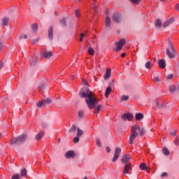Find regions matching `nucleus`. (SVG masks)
Segmentation results:
<instances>
[{"mask_svg": "<svg viewBox=\"0 0 179 179\" xmlns=\"http://www.w3.org/2000/svg\"><path fill=\"white\" fill-rule=\"evenodd\" d=\"M79 96L81 99H85V103H87V106L90 110L95 108L94 110V114H99V113L103 110V106H97V104H99V101L97 100V98L94 96V94L92 92L89 88L86 87H83L80 90Z\"/></svg>", "mask_w": 179, "mask_h": 179, "instance_id": "f257e3e1", "label": "nucleus"}, {"mask_svg": "<svg viewBox=\"0 0 179 179\" xmlns=\"http://www.w3.org/2000/svg\"><path fill=\"white\" fill-rule=\"evenodd\" d=\"M144 134H145V129L143 128H141L139 125H134L131 127V134H130L129 138V143L132 145L134 143V141L140 135V136H143Z\"/></svg>", "mask_w": 179, "mask_h": 179, "instance_id": "f03ea898", "label": "nucleus"}, {"mask_svg": "<svg viewBox=\"0 0 179 179\" xmlns=\"http://www.w3.org/2000/svg\"><path fill=\"white\" fill-rule=\"evenodd\" d=\"M168 44L169 47H171V51H170V48H167L166 49V52L168 58H170V59H174L175 57H177L178 55V53L177 52V50H176V48H174V45H173V42L169 39Z\"/></svg>", "mask_w": 179, "mask_h": 179, "instance_id": "7ed1b4c3", "label": "nucleus"}, {"mask_svg": "<svg viewBox=\"0 0 179 179\" xmlns=\"http://www.w3.org/2000/svg\"><path fill=\"white\" fill-rule=\"evenodd\" d=\"M27 141V135L22 134L17 138H13L10 143V145H21Z\"/></svg>", "mask_w": 179, "mask_h": 179, "instance_id": "20e7f679", "label": "nucleus"}, {"mask_svg": "<svg viewBox=\"0 0 179 179\" xmlns=\"http://www.w3.org/2000/svg\"><path fill=\"white\" fill-rule=\"evenodd\" d=\"M125 39H120L119 42L115 43V48L114 49V51H116V52H120L122 50V48L126 44Z\"/></svg>", "mask_w": 179, "mask_h": 179, "instance_id": "39448f33", "label": "nucleus"}, {"mask_svg": "<svg viewBox=\"0 0 179 179\" xmlns=\"http://www.w3.org/2000/svg\"><path fill=\"white\" fill-rule=\"evenodd\" d=\"M51 103H52V101L50 98H46L42 101L37 102L36 106L39 108H41V107H45V106H48L49 104H51Z\"/></svg>", "mask_w": 179, "mask_h": 179, "instance_id": "423d86ee", "label": "nucleus"}, {"mask_svg": "<svg viewBox=\"0 0 179 179\" xmlns=\"http://www.w3.org/2000/svg\"><path fill=\"white\" fill-rule=\"evenodd\" d=\"M132 173V166L131 163L126 164L123 169V174L124 176H127V174H131Z\"/></svg>", "mask_w": 179, "mask_h": 179, "instance_id": "0eeeda50", "label": "nucleus"}, {"mask_svg": "<svg viewBox=\"0 0 179 179\" xmlns=\"http://www.w3.org/2000/svg\"><path fill=\"white\" fill-rule=\"evenodd\" d=\"M112 19L115 23H121L122 22V15L120 13H115L112 16Z\"/></svg>", "mask_w": 179, "mask_h": 179, "instance_id": "6e6552de", "label": "nucleus"}, {"mask_svg": "<svg viewBox=\"0 0 179 179\" xmlns=\"http://www.w3.org/2000/svg\"><path fill=\"white\" fill-rule=\"evenodd\" d=\"M121 153V148H116L115 150V155L113 156V158L112 159V162L113 163H115L117 160H118V157H120V154Z\"/></svg>", "mask_w": 179, "mask_h": 179, "instance_id": "1a4fd4ad", "label": "nucleus"}, {"mask_svg": "<svg viewBox=\"0 0 179 179\" xmlns=\"http://www.w3.org/2000/svg\"><path fill=\"white\" fill-rule=\"evenodd\" d=\"M134 118V115L130 113H126L122 116V120L124 121L128 120V121H131Z\"/></svg>", "mask_w": 179, "mask_h": 179, "instance_id": "9d476101", "label": "nucleus"}, {"mask_svg": "<svg viewBox=\"0 0 179 179\" xmlns=\"http://www.w3.org/2000/svg\"><path fill=\"white\" fill-rule=\"evenodd\" d=\"M129 160H131V157L129 155H124L122 157V163L124 165L128 164V163H129Z\"/></svg>", "mask_w": 179, "mask_h": 179, "instance_id": "9b49d317", "label": "nucleus"}, {"mask_svg": "<svg viewBox=\"0 0 179 179\" xmlns=\"http://www.w3.org/2000/svg\"><path fill=\"white\" fill-rule=\"evenodd\" d=\"M2 26H9L10 24V19L8 17H3L1 20Z\"/></svg>", "mask_w": 179, "mask_h": 179, "instance_id": "f8f14e48", "label": "nucleus"}, {"mask_svg": "<svg viewBox=\"0 0 179 179\" xmlns=\"http://www.w3.org/2000/svg\"><path fill=\"white\" fill-rule=\"evenodd\" d=\"M43 57L45 59H50V58L52 57V52L45 51L43 54Z\"/></svg>", "mask_w": 179, "mask_h": 179, "instance_id": "ddd939ff", "label": "nucleus"}, {"mask_svg": "<svg viewBox=\"0 0 179 179\" xmlns=\"http://www.w3.org/2000/svg\"><path fill=\"white\" fill-rule=\"evenodd\" d=\"M52 37H54V29L52 27H50L48 29V38L52 41Z\"/></svg>", "mask_w": 179, "mask_h": 179, "instance_id": "4468645a", "label": "nucleus"}, {"mask_svg": "<svg viewBox=\"0 0 179 179\" xmlns=\"http://www.w3.org/2000/svg\"><path fill=\"white\" fill-rule=\"evenodd\" d=\"M173 22H174V17H171L169 20H168L167 21H166L163 24L162 27H167V26H170V24H171V23H173Z\"/></svg>", "mask_w": 179, "mask_h": 179, "instance_id": "2eb2a0df", "label": "nucleus"}, {"mask_svg": "<svg viewBox=\"0 0 179 179\" xmlns=\"http://www.w3.org/2000/svg\"><path fill=\"white\" fill-rule=\"evenodd\" d=\"M159 68H162V69H164L166 68V60L164 59H160L158 62Z\"/></svg>", "mask_w": 179, "mask_h": 179, "instance_id": "dca6fc26", "label": "nucleus"}, {"mask_svg": "<svg viewBox=\"0 0 179 179\" xmlns=\"http://www.w3.org/2000/svg\"><path fill=\"white\" fill-rule=\"evenodd\" d=\"M110 76H111V71L109 69H106V74L104 76V79H110Z\"/></svg>", "mask_w": 179, "mask_h": 179, "instance_id": "f3484780", "label": "nucleus"}, {"mask_svg": "<svg viewBox=\"0 0 179 179\" xmlns=\"http://www.w3.org/2000/svg\"><path fill=\"white\" fill-rule=\"evenodd\" d=\"M110 24H111V19H110V17L107 16L105 20V26L106 27H110Z\"/></svg>", "mask_w": 179, "mask_h": 179, "instance_id": "a211bd4d", "label": "nucleus"}, {"mask_svg": "<svg viewBox=\"0 0 179 179\" xmlns=\"http://www.w3.org/2000/svg\"><path fill=\"white\" fill-rule=\"evenodd\" d=\"M169 92H170V93H174V92H177V87L174 85H171L169 87Z\"/></svg>", "mask_w": 179, "mask_h": 179, "instance_id": "6ab92c4d", "label": "nucleus"}, {"mask_svg": "<svg viewBox=\"0 0 179 179\" xmlns=\"http://www.w3.org/2000/svg\"><path fill=\"white\" fill-rule=\"evenodd\" d=\"M135 118H136V121H141V120H143V114L136 113Z\"/></svg>", "mask_w": 179, "mask_h": 179, "instance_id": "aec40b11", "label": "nucleus"}, {"mask_svg": "<svg viewBox=\"0 0 179 179\" xmlns=\"http://www.w3.org/2000/svg\"><path fill=\"white\" fill-rule=\"evenodd\" d=\"M113 90V88L111 87H108L106 88V92H105V97H108L110 93H111V91Z\"/></svg>", "mask_w": 179, "mask_h": 179, "instance_id": "412c9836", "label": "nucleus"}, {"mask_svg": "<svg viewBox=\"0 0 179 179\" xmlns=\"http://www.w3.org/2000/svg\"><path fill=\"white\" fill-rule=\"evenodd\" d=\"M74 153L73 151H69L66 153V157L67 159H71V157H73Z\"/></svg>", "mask_w": 179, "mask_h": 179, "instance_id": "4be33fe9", "label": "nucleus"}, {"mask_svg": "<svg viewBox=\"0 0 179 179\" xmlns=\"http://www.w3.org/2000/svg\"><path fill=\"white\" fill-rule=\"evenodd\" d=\"M43 136H44V132H43V131L39 132V133L36 136V141H40V139H41V138H43Z\"/></svg>", "mask_w": 179, "mask_h": 179, "instance_id": "5701e85b", "label": "nucleus"}, {"mask_svg": "<svg viewBox=\"0 0 179 179\" xmlns=\"http://www.w3.org/2000/svg\"><path fill=\"white\" fill-rule=\"evenodd\" d=\"M31 29L34 33H36L38 30V25L37 24H32Z\"/></svg>", "mask_w": 179, "mask_h": 179, "instance_id": "b1692460", "label": "nucleus"}, {"mask_svg": "<svg viewBox=\"0 0 179 179\" xmlns=\"http://www.w3.org/2000/svg\"><path fill=\"white\" fill-rule=\"evenodd\" d=\"M83 135V130L80 129V128H77V136L80 137Z\"/></svg>", "mask_w": 179, "mask_h": 179, "instance_id": "393cba45", "label": "nucleus"}, {"mask_svg": "<svg viewBox=\"0 0 179 179\" xmlns=\"http://www.w3.org/2000/svg\"><path fill=\"white\" fill-rule=\"evenodd\" d=\"M155 24L156 27H159L160 29V27H162V21L160 20H157Z\"/></svg>", "mask_w": 179, "mask_h": 179, "instance_id": "a878e982", "label": "nucleus"}, {"mask_svg": "<svg viewBox=\"0 0 179 179\" xmlns=\"http://www.w3.org/2000/svg\"><path fill=\"white\" fill-rule=\"evenodd\" d=\"M145 68L146 69H150L152 68V62H147L145 64Z\"/></svg>", "mask_w": 179, "mask_h": 179, "instance_id": "bb28decb", "label": "nucleus"}, {"mask_svg": "<svg viewBox=\"0 0 179 179\" xmlns=\"http://www.w3.org/2000/svg\"><path fill=\"white\" fill-rule=\"evenodd\" d=\"M141 170H148V166L145 163H142L140 164Z\"/></svg>", "mask_w": 179, "mask_h": 179, "instance_id": "cd10ccee", "label": "nucleus"}, {"mask_svg": "<svg viewBox=\"0 0 179 179\" xmlns=\"http://www.w3.org/2000/svg\"><path fill=\"white\" fill-rule=\"evenodd\" d=\"M122 101H127V100H129V96L128 95H123L121 96Z\"/></svg>", "mask_w": 179, "mask_h": 179, "instance_id": "c85d7f7f", "label": "nucleus"}, {"mask_svg": "<svg viewBox=\"0 0 179 179\" xmlns=\"http://www.w3.org/2000/svg\"><path fill=\"white\" fill-rule=\"evenodd\" d=\"M88 53L90 55H94V49H93L92 47H90L88 49Z\"/></svg>", "mask_w": 179, "mask_h": 179, "instance_id": "c756f323", "label": "nucleus"}, {"mask_svg": "<svg viewBox=\"0 0 179 179\" xmlns=\"http://www.w3.org/2000/svg\"><path fill=\"white\" fill-rule=\"evenodd\" d=\"M164 155H165V156H169V155H170V152L169 151V149L167 148H164L162 150Z\"/></svg>", "mask_w": 179, "mask_h": 179, "instance_id": "7c9ffc66", "label": "nucleus"}, {"mask_svg": "<svg viewBox=\"0 0 179 179\" xmlns=\"http://www.w3.org/2000/svg\"><path fill=\"white\" fill-rule=\"evenodd\" d=\"M76 131V126L73 124L72 127L69 129V132H75Z\"/></svg>", "mask_w": 179, "mask_h": 179, "instance_id": "2f4dec72", "label": "nucleus"}, {"mask_svg": "<svg viewBox=\"0 0 179 179\" xmlns=\"http://www.w3.org/2000/svg\"><path fill=\"white\" fill-rule=\"evenodd\" d=\"M26 174H27V171L26 170V169H22L20 172V175L23 177L26 176Z\"/></svg>", "mask_w": 179, "mask_h": 179, "instance_id": "473e14b6", "label": "nucleus"}, {"mask_svg": "<svg viewBox=\"0 0 179 179\" xmlns=\"http://www.w3.org/2000/svg\"><path fill=\"white\" fill-rule=\"evenodd\" d=\"M30 62H31V65L34 66L36 65V64H37V60L36 59L34 60V59L31 57L30 59Z\"/></svg>", "mask_w": 179, "mask_h": 179, "instance_id": "72a5a7b5", "label": "nucleus"}, {"mask_svg": "<svg viewBox=\"0 0 179 179\" xmlns=\"http://www.w3.org/2000/svg\"><path fill=\"white\" fill-rule=\"evenodd\" d=\"M60 23L62 26H66V20L65 18H62Z\"/></svg>", "mask_w": 179, "mask_h": 179, "instance_id": "f704fd0d", "label": "nucleus"}, {"mask_svg": "<svg viewBox=\"0 0 179 179\" xmlns=\"http://www.w3.org/2000/svg\"><path fill=\"white\" fill-rule=\"evenodd\" d=\"M26 38H27V35L26 34H21L20 36H19V40H26Z\"/></svg>", "mask_w": 179, "mask_h": 179, "instance_id": "c9c22d12", "label": "nucleus"}, {"mask_svg": "<svg viewBox=\"0 0 179 179\" xmlns=\"http://www.w3.org/2000/svg\"><path fill=\"white\" fill-rule=\"evenodd\" d=\"M173 143H175L176 146H179V137L177 136L176 140L173 141Z\"/></svg>", "mask_w": 179, "mask_h": 179, "instance_id": "e433bc0d", "label": "nucleus"}, {"mask_svg": "<svg viewBox=\"0 0 179 179\" xmlns=\"http://www.w3.org/2000/svg\"><path fill=\"white\" fill-rule=\"evenodd\" d=\"M96 142L97 146H99V148H101V141L99 138L96 139Z\"/></svg>", "mask_w": 179, "mask_h": 179, "instance_id": "4c0bfd02", "label": "nucleus"}, {"mask_svg": "<svg viewBox=\"0 0 179 179\" xmlns=\"http://www.w3.org/2000/svg\"><path fill=\"white\" fill-rule=\"evenodd\" d=\"M85 115V113L82 110H80L78 112V117H80V118H82L83 117V116Z\"/></svg>", "mask_w": 179, "mask_h": 179, "instance_id": "58836bf2", "label": "nucleus"}, {"mask_svg": "<svg viewBox=\"0 0 179 179\" xmlns=\"http://www.w3.org/2000/svg\"><path fill=\"white\" fill-rule=\"evenodd\" d=\"M174 76V74L170 73L166 76V79L169 80L170 79H172V78Z\"/></svg>", "mask_w": 179, "mask_h": 179, "instance_id": "ea45409f", "label": "nucleus"}, {"mask_svg": "<svg viewBox=\"0 0 179 179\" xmlns=\"http://www.w3.org/2000/svg\"><path fill=\"white\" fill-rule=\"evenodd\" d=\"M79 138H80V137L77 136V137H75V138H73V142H74V143H79Z\"/></svg>", "mask_w": 179, "mask_h": 179, "instance_id": "a19ab883", "label": "nucleus"}, {"mask_svg": "<svg viewBox=\"0 0 179 179\" xmlns=\"http://www.w3.org/2000/svg\"><path fill=\"white\" fill-rule=\"evenodd\" d=\"M20 176L19 174L14 175L12 176L11 179H19Z\"/></svg>", "mask_w": 179, "mask_h": 179, "instance_id": "79ce46f5", "label": "nucleus"}, {"mask_svg": "<svg viewBox=\"0 0 179 179\" xmlns=\"http://www.w3.org/2000/svg\"><path fill=\"white\" fill-rule=\"evenodd\" d=\"M133 3H139L142 0H130Z\"/></svg>", "mask_w": 179, "mask_h": 179, "instance_id": "37998d69", "label": "nucleus"}, {"mask_svg": "<svg viewBox=\"0 0 179 179\" xmlns=\"http://www.w3.org/2000/svg\"><path fill=\"white\" fill-rule=\"evenodd\" d=\"M3 49V43L0 42V52Z\"/></svg>", "mask_w": 179, "mask_h": 179, "instance_id": "c03bdc74", "label": "nucleus"}, {"mask_svg": "<svg viewBox=\"0 0 179 179\" xmlns=\"http://www.w3.org/2000/svg\"><path fill=\"white\" fill-rule=\"evenodd\" d=\"M44 87H45V85H42L39 86V92H41V90H43V89H44Z\"/></svg>", "mask_w": 179, "mask_h": 179, "instance_id": "a18cd8bd", "label": "nucleus"}, {"mask_svg": "<svg viewBox=\"0 0 179 179\" xmlns=\"http://www.w3.org/2000/svg\"><path fill=\"white\" fill-rule=\"evenodd\" d=\"M83 85L85 86H87V81L85 79L83 80Z\"/></svg>", "mask_w": 179, "mask_h": 179, "instance_id": "49530a36", "label": "nucleus"}, {"mask_svg": "<svg viewBox=\"0 0 179 179\" xmlns=\"http://www.w3.org/2000/svg\"><path fill=\"white\" fill-rule=\"evenodd\" d=\"M168 174L166 172H163L162 174H161V177H167Z\"/></svg>", "mask_w": 179, "mask_h": 179, "instance_id": "de8ad7c7", "label": "nucleus"}, {"mask_svg": "<svg viewBox=\"0 0 179 179\" xmlns=\"http://www.w3.org/2000/svg\"><path fill=\"white\" fill-rule=\"evenodd\" d=\"M75 15L77 17H79V10H76L75 12Z\"/></svg>", "mask_w": 179, "mask_h": 179, "instance_id": "09e8293b", "label": "nucleus"}, {"mask_svg": "<svg viewBox=\"0 0 179 179\" xmlns=\"http://www.w3.org/2000/svg\"><path fill=\"white\" fill-rule=\"evenodd\" d=\"M154 80H155V82H160V78L159 77H155Z\"/></svg>", "mask_w": 179, "mask_h": 179, "instance_id": "8fccbe9b", "label": "nucleus"}, {"mask_svg": "<svg viewBox=\"0 0 179 179\" xmlns=\"http://www.w3.org/2000/svg\"><path fill=\"white\" fill-rule=\"evenodd\" d=\"M171 134L173 136H176L177 135V132L176 131H173L171 133Z\"/></svg>", "mask_w": 179, "mask_h": 179, "instance_id": "3c124183", "label": "nucleus"}, {"mask_svg": "<svg viewBox=\"0 0 179 179\" xmlns=\"http://www.w3.org/2000/svg\"><path fill=\"white\" fill-rule=\"evenodd\" d=\"M106 150H107L108 153H110V152H111V149H110L109 147H106Z\"/></svg>", "mask_w": 179, "mask_h": 179, "instance_id": "603ef678", "label": "nucleus"}, {"mask_svg": "<svg viewBox=\"0 0 179 179\" xmlns=\"http://www.w3.org/2000/svg\"><path fill=\"white\" fill-rule=\"evenodd\" d=\"M38 38H36L35 40L33 41V44H36V43H38Z\"/></svg>", "mask_w": 179, "mask_h": 179, "instance_id": "864d4df0", "label": "nucleus"}, {"mask_svg": "<svg viewBox=\"0 0 179 179\" xmlns=\"http://www.w3.org/2000/svg\"><path fill=\"white\" fill-rule=\"evenodd\" d=\"M3 68V63L0 62V69H2Z\"/></svg>", "mask_w": 179, "mask_h": 179, "instance_id": "5fc2aeb1", "label": "nucleus"}, {"mask_svg": "<svg viewBox=\"0 0 179 179\" xmlns=\"http://www.w3.org/2000/svg\"><path fill=\"white\" fill-rule=\"evenodd\" d=\"M125 55H127V54L122 53V54L121 55L122 58H124V57H125Z\"/></svg>", "mask_w": 179, "mask_h": 179, "instance_id": "6e6d98bb", "label": "nucleus"}, {"mask_svg": "<svg viewBox=\"0 0 179 179\" xmlns=\"http://www.w3.org/2000/svg\"><path fill=\"white\" fill-rule=\"evenodd\" d=\"M80 37L83 38V37H85V34L81 33V34H80Z\"/></svg>", "mask_w": 179, "mask_h": 179, "instance_id": "4d7b16f0", "label": "nucleus"}, {"mask_svg": "<svg viewBox=\"0 0 179 179\" xmlns=\"http://www.w3.org/2000/svg\"><path fill=\"white\" fill-rule=\"evenodd\" d=\"M93 9H94V10H96V9H97V6H94Z\"/></svg>", "mask_w": 179, "mask_h": 179, "instance_id": "13d9d810", "label": "nucleus"}, {"mask_svg": "<svg viewBox=\"0 0 179 179\" xmlns=\"http://www.w3.org/2000/svg\"><path fill=\"white\" fill-rule=\"evenodd\" d=\"M176 9H177L178 10H179V4H178V5L176 6Z\"/></svg>", "mask_w": 179, "mask_h": 179, "instance_id": "bf43d9fd", "label": "nucleus"}, {"mask_svg": "<svg viewBox=\"0 0 179 179\" xmlns=\"http://www.w3.org/2000/svg\"><path fill=\"white\" fill-rule=\"evenodd\" d=\"M80 43H82V41H83V38H80Z\"/></svg>", "mask_w": 179, "mask_h": 179, "instance_id": "052dcab7", "label": "nucleus"}, {"mask_svg": "<svg viewBox=\"0 0 179 179\" xmlns=\"http://www.w3.org/2000/svg\"><path fill=\"white\" fill-rule=\"evenodd\" d=\"M161 1H162V2H164V1H166V0H160Z\"/></svg>", "mask_w": 179, "mask_h": 179, "instance_id": "680f3d73", "label": "nucleus"}, {"mask_svg": "<svg viewBox=\"0 0 179 179\" xmlns=\"http://www.w3.org/2000/svg\"><path fill=\"white\" fill-rule=\"evenodd\" d=\"M1 136H2V134L0 133V138H1Z\"/></svg>", "mask_w": 179, "mask_h": 179, "instance_id": "e2e57ef3", "label": "nucleus"}, {"mask_svg": "<svg viewBox=\"0 0 179 179\" xmlns=\"http://www.w3.org/2000/svg\"><path fill=\"white\" fill-rule=\"evenodd\" d=\"M93 1H96V0H93Z\"/></svg>", "mask_w": 179, "mask_h": 179, "instance_id": "0e129e2a", "label": "nucleus"}]
</instances>
